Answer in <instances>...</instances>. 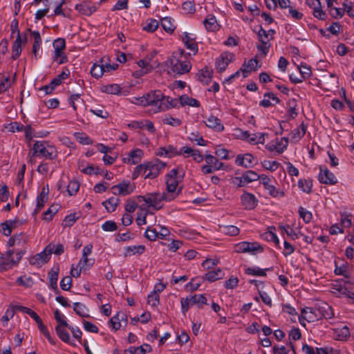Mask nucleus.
<instances>
[{"label": "nucleus", "instance_id": "obj_1", "mask_svg": "<svg viewBox=\"0 0 354 354\" xmlns=\"http://www.w3.org/2000/svg\"><path fill=\"white\" fill-rule=\"evenodd\" d=\"M32 156L44 158L48 160H53L57 158L56 149L50 146L45 141H36L32 147Z\"/></svg>", "mask_w": 354, "mask_h": 354}, {"label": "nucleus", "instance_id": "obj_2", "mask_svg": "<svg viewBox=\"0 0 354 354\" xmlns=\"http://www.w3.org/2000/svg\"><path fill=\"white\" fill-rule=\"evenodd\" d=\"M24 253L25 252L24 251L21 250L16 252L15 257H12L14 254V250H10L5 254H2L0 257V270H7L18 264Z\"/></svg>", "mask_w": 354, "mask_h": 354}, {"label": "nucleus", "instance_id": "obj_3", "mask_svg": "<svg viewBox=\"0 0 354 354\" xmlns=\"http://www.w3.org/2000/svg\"><path fill=\"white\" fill-rule=\"evenodd\" d=\"M138 198L139 199V201H143L146 203L149 204V207H152L158 209L160 208V207H158V205L162 201H172V197L167 196L165 193L160 194L159 192L149 193L145 196H138Z\"/></svg>", "mask_w": 354, "mask_h": 354}, {"label": "nucleus", "instance_id": "obj_4", "mask_svg": "<svg viewBox=\"0 0 354 354\" xmlns=\"http://www.w3.org/2000/svg\"><path fill=\"white\" fill-rule=\"evenodd\" d=\"M236 253H249L254 255L263 251L262 246L257 242H240L234 245Z\"/></svg>", "mask_w": 354, "mask_h": 354}, {"label": "nucleus", "instance_id": "obj_5", "mask_svg": "<svg viewBox=\"0 0 354 354\" xmlns=\"http://www.w3.org/2000/svg\"><path fill=\"white\" fill-rule=\"evenodd\" d=\"M260 176L252 170H247L242 174L241 176H236L232 178V184L236 187H244L248 183L258 180Z\"/></svg>", "mask_w": 354, "mask_h": 354}, {"label": "nucleus", "instance_id": "obj_6", "mask_svg": "<svg viewBox=\"0 0 354 354\" xmlns=\"http://www.w3.org/2000/svg\"><path fill=\"white\" fill-rule=\"evenodd\" d=\"M147 106H153L155 107L154 112L157 113L162 110L161 101L164 98V95L160 91H155L145 95ZM162 110H164L162 109Z\"/></svg>", "mask_w": 354, "mask_h": 354}, {"label": "nucleus", "instance_id": "obj_7", "mask_svg": "<svg viewBox=\"0 0 354 354\" xmlns=\"http://www.w3.org/2000/svg\"><path fill=\"white\" fill-rule=\"evenodd\" d=\"M55 248V245L50 243L48 244L44 250L43 252L37 254L35 255L30 263L33 265L41 266L44 263H47L50 258V255L53 253V249Z\"/></svg>", "mask_w": 354, "mask_h": 354}, {"label": "nucleus", "instance_id": "obj_8", "mask_svg": "<svg viewBox=\"0 0 354 354\" xmlns=\"http://www.w3.org/2000/svg\"><path fill=\"white\" fill-rule=\"evenodd\" d=\"M234 59V55L229 52H223L216 60V68L222 73L227 68L229 64Z\"/></svg>", "mask_w": 354, "mask_h": 354}, {"label": "nucleus", "instance_id": "obj_9", "mask_svg": "<svg viewBox=\"0 0 354 354\" xmlns=\"http://www.w3.org/2000/svg\"><path fill=\"white\" fill-rule=\"evenodd\" d=\"M135 188V185L131 184L130 182L122 181L118 185H113L111 187V190L115 195L127 196L131 194Z\"/></svg>", "mask_w": 354, "mask_h": 354}, {"label": "nucleus", "instance_id": "obj_10", "mask_svg": "<svg viewBox=\"0 0 354 354\" xmlns=\"http://www.w3.org/2000/svg\"><path fill=\"white\" fill-rule=\"evenodd\" d=\"M167 62L171 66L172 71L178 75L187 73L192 68L191 63L188 61L177 60V62L174 63L172 59H169Z\"/></svg>", "mask_w": 354, "mask_h": 354}, {"label": "nucleus", "instance_id": "obj_11", "mask_svg": "<svg viewBox=\"0 0 354 354\" xmlns=\"http://www.w3.org/2000/svg\"><path fill=\"white\" fill-rule=\"evenodd\" d=\"M241 201L244 208L248 210L254 209L259 202L254 194L246 191L243 192V194L241 196Z\"/></svg>", "mask_w": 354, "mask_h": 354}, {"label": "nucleus", "instance_id": "obj_12", "mask_svg": "<svg viewBox=\"0 0 354 354\" xmlns=\"http://www.w3.org/2000/svg\"><path fill=\"white\" fill-rule=\"evenodd\" d=\"M320 172L319 174V181L323 184L327 185H335L337 183V180L335 175L329 171L326 167L323 168L322 167H319Z\"/></svg>", "mask_w": 354, "mask_h": 354}, {"label": "nucleus", "instance_id": "obj_13", "mask_svg": "<svg viewBox=\"0 0 354 354\" xmlns=\"http://www.w3.org/2000/svg\"><path fill=\"white\" fill-rule=\"evenodd\" d=\"M254 156L250 153H245L244 155L239 154L236 158L235 163L245 168H251L254 164L257 163V161L254 162Z\"/></svg>", "mask_w": 354, "mask_h": 354}, {"label": "nucleus", "instance_id": "obj_14", "mask_svg": "<svg viewBox=\"0 0 354 354\" xmlns=\"http://www.w3.org/2000/svg\"><path fill=\"white\" fill-rule=\"evenodd\" d=\"M178 185V180L177 178H166L167 192H165V194L167 195V196L172 197V200L178 196L180 192V189L176 192Z\"/></svg>", "mask_w": 354, "mask_h": 354}, {"label": "nucleus", "instance_id": "obj_15", "mask_svg": "<svg viewBox=\"0 0 354 354\" xmlns=\"http://www.w3.org/2000/svg\"><path fill=\"white\" fill-rule=\"evenodd\" d=\"M27 42V37L26 35L22 37L21 35H17L15 42L12 46V58L17 59L21 55V44H24Z\"/></svg>", "mask_w": 354, "mask_h": 354}, {"label": "nucleus", "instance_id": "obj_16", "mask_svg": "<svg viewBox=\"0 0 354 354\" xmlns=\"http://www.w3.org/2000/svg\"><path fill=\"white\" fill-rule=\"evenodd\" d=\"M318 308V316L319 319L325 318L326 319H331L334 317V313L332 307L327 303L321 302L317 304Z\"/></svg>", "mask_w": 354, "mask_h": 354}, {"label": "nucleus", "instance_id": "obj_17", "mask_svg": "<svg viewBox=\"0 0 354 354\" xmlns=\"http://www.w3.org/2000/svg\"><path fill=\"white\" fill-rule=\"evenodd\" d=\"M317 305L315 307H306L301 310L302 317L308 322H314L319 319Z\"/></svg>", "mask_w": 354, "mask_h": 354}, {"label": "nucleus", "instance_id": "obj_18", "mask_svg": "<svg viewBox=\"0 0 354 354\" xmlns=\"http://www.w3.org/2000/svg\"><path fill=\"white\" fill-rule=\"evenodd\" d=\"M164 165H160L159 163H153L151 162L146 163L145 178H155L159 175L160 170Z\"/></svg>", "mask_w": 354, "mask_h": 354}, {"label": "nucleus", "instance_id": "obj_19", "mask_svg": "<svg viewBox=\"0 0 354 354\" xmlns=\"http://www.w3.org/2000/svg\"><path fill=\"white\" fill-rule=\"evenodd\" d=\"M204 122L207 127L214 131L220 132L224 130V126L221 120L212 115H209Z\"/></svg>", "mask_w": 354, "mask_h": 354}, {"label": "nucleus", "instance_id": "obj_20", "mask_svg": "<svg viewBox=\"0 0 354 354\" xmlns=\"http://www.w3.org/2000/svg\"><path fill=\"white\" fill-rule=\"evenodd\" d=\"M183 41L187 49L190 50L194 55L198 52V44L195 41L196 37L187 32H184L182 37Z\"/></svg>", "mask_w": 354, "mask_h": 354}, {"label": "nucleus", "instance_id": "obj_21", "mask_svg": "<svg viewBox=\"0 0 354 354\" xmlns=\"http://www.w3.org/2000/svg\"><path fill=\"white\" fill-rule=\"evenodd\" d=\"M75 10H77L82 15L86 16L91 15L94 12L96 11V6L88 2H82L75 6Z\"/></svg>", "mask_w": 354, "mask_h": 354}, {"label": "nucleus", "instance_id": "obj_22", "mask_svg": "<svg viewBox=\"0 0 354 354\" xmlns=\"http://www.w3.org/2000/svg\"><path fill=\"white\" fill-rule=\"evenodd\" d=\"M143 155L142 150L140 149H136L135 150L131 151L128 157L123 158V162H127L131 165H135L140 161L142 156Z\"/></svg>", "mask_w": 354, "mask_h": 354}, {"label": "nucleus", "instance_id": "obj_23", "mask_svg": "<svg viewBox=\"0 0 354 354\" xmlns=\"http://www.w3.org/2000/svg\"><path fill=\"white\" fill-rule=\"evenodd\" d=\"M212 74L213 71L205 67L198 71L196 74V77L198 81L207 85L211 82Z\"/></svg>", "mask_w": 354, "mask_h": 354}, {"label": "nucleus", "instance_id": "obj_24", "mask_svg": "<svg viewBox=\"0 0 354 354\" xmlns=\"http://www.w3.org/2000/svg\"><path fill=\"white\" fill-rule=\"evenodd\" d=\"M145 250L143 245H131L124 248V256L125 257L135 254H142Z\"/></svg>", "mask_w": 354, "mask_h": 354}, {"label": "nucleus", "instance_id": "obj_25", "mask_svg": "<svg viewBox=\"0 0 354 354\" xmlns=\"http://www.w3.org/2000/svg\"><path fill=\"white\" fill-rule=\"evenodd\" d=\"M223 275L224 274L221 269L217 268L216 270L208 271L203 277V279L209 282H214L216 280L222 279Z\"/></svg>", "mask_w": 354, "mask_h": 354}, {"label": "nucleus", "instance_id": "obj_26", "mask_svg": "<svg viewBox=\"0 0 354 354\" xmlns=\"http://www.w3.org/2000/svg\"><path fill=\"white\" fill-rule=\"evenodd\" d=\"M68 328V326H62V325H57L55 327V331L58 337L64 342L71 344V337L69 333L67 332V330L65 329V328Z\"/></svg>", "mask_w": 354, "mask_h": 354}, {"label": "nucleus", "instance_id": "obj_27", "mask_svg": "<svg viewBox=\"0 0 354 354\" xmlns=\"http://www.w3.org/2000/svg\"><path fill=\"white\" fill-rule=\"evenodd\" d=\"M203 24L208 31H215L218 29V24L214 15H209L203 21Z\"/></svg>", "mask_w": 354, "mask_h": 354}, {"label": "nucleus", "instance_id": "obj_28", "mask_svg": "<svg viewBox=\"0 0 354 354\" xmlns=\"http://www.w3.org/2000/svg\"><path fill=\"white\" fill-rule=\"evenodd\" d=\"M70 75V71L66 67H64L62 73L50 82L53 86L56 88L62 83V81L66 79Z\"/></svg>", "mask_w": 354, "mask_h": 354}, {"label": "nucleus", "instance_id": "obj_29", "mask_svg": "<svg viewBox=\"0 0 354 354\" xmlns=\"http://www.w3.org/2000/svg\"><path fill=\"white\" fill-rule=\"evenodd\" d=\"M73 310L77 315L82 317H89L88 310L87 307L80 302L73 303Z\"/></svg>", "mask_w": 354, "mask_h": 354}, {"label": "nucleus", "instance_id": "obj_30", "mask_svg": "<svg viewBox=\"0 0 354 354\" xmlns=\"http://www.w3.org/2000/svg\"><path fill=\"white\" fill-rule=\"evenodd\" d=\"M138 65L139 66V67L142 68V69L136 72V77L143 75L149 73L151 70H152L154 68V66H151L150 68H148L150 64L145 58L144 59L139 60L138 62Z\"/></svg>", "mask_w": 354, "mask_h": 354}, {"label": "nucleus", "instance_id": "obj_31", "mask_svg": "<svg viewBox=\"0 0 354 354\" xmlns=\"http://www.w3.org/2000/svg\"><path fill=\"white\" fill-rule=\"evenodd\" d=\"M119 198L115 197H111L108 200L104 201L102 203V205L109 212H113L115 210L119 203Z\"/></svg>", "mask_w": 354, "mask_h": 354}, {"label": "nucleus", "instance_id": "obj_32", "mask_svg": "<svg viewBox=\"0 0 354 354\" xmlns=\"http://www.w3.org/2000/svg\"><path fill=\"white\" fill-rule=\"evenodd\" d=\"M59 205L53 204L44 213L43 220L50 221L53 219V215L56 214L59 209Z\"/></svg>", "mask_w": 354, "mask_h": 354}, {"label": "nucleus", "instance_id": "obj_33", "mask_svg": "<svg viewBox=\"0 0 354 354\" xmlns=\"http://www.w3.org/2000/svg\"><path fill=\"white\" fill-rule=\"evenodd\" d=\"M124 317L127 319L126 315L124 313H118L110 319V324L115 330L120 329L121 327L120 321L123 320Z\"/></svg>", "mask_w": 354, "mask_h": 354}, {"label": "nucleus", "instance_id": "obj_34", "mask_svg": "<svg viewBox=\"0 0 354 354\" xmlns=\"http://www.w3.org/2000/svg\"><path fill=\"white\" fill-rule=\"evenodd\" d=\"M180 104L182 106L189 105L194 107H198L200 106V103L197 100L189 97L187 95H183L180 97Z\"/></svg>", "mask_w": 354, "mask_h": 354}, {"label": "nucleus", "instance_id": "obj_35", "mask_svg": "<svg viewBox=\"0 0 354 354\" xmlns=\"http://www.w3.org/2000/svg\"><path fill=\"white\" fill-rule=\"evenodd\" d=\"M298 187L302 192L309 194L312 192L313 182L310 179H299Z\"/></svg>", "mask_w": 354, "mask_h": 354}, {"label": "nucleus", "instance_id": "obj_36", "mask_svg": "<svg viewBox=\"0 0 354 354\" xmlns=\"http://www.w3.org/2000/svg\"><path fill=\"white\" fill-rule=\"evenodd\" d=\"M220 230L222 233L229 236H236L240 232L239 228L235 225H221Z\"/></svg>", "mask_w": 354, "mask_h": 354}, {"label": "nucleus", "instance_id": "obj_37", "mask_svg": "<svg viewBox=\"0 0 354 354\" xmlns=\"http://www.w3.org/2000/svg\"><path fill=\"white\" fill-rule=\"evenodd\" d=\"M16 221H6L1 224V230L3 232V234L8 236L12 233V230L14 227H15Z\"/></svg>", "mask_w": 354, "mask_h": 354}, {"label": "nucleus", "instance_id": "obj_38", "mask_svg": "<svg viewBox=\"0 0 354 354\" xmlns=\"http://www.w3.org/2000/svg\"><path fill=\"white\" fill-rule=\"evenodd\" d=\"M188 138L191 142H196L199 146H206L207 144V141H205L198 131L190 133Z\"/></svg>", "mask_w": 354, "mask_h": 354}, {"label": "nucleus", "instance_id": "obj_39", "mask_svg": "<svg viewBox=\"0 0 354 354\" xmlns=\"http://www.w3.org/2000/svg\"><path fill=\"white\" fill-rule=\"evenodd\" d=\"M264 136L265 134L263 133H251L247 140L252 145L263 144L265 142Z\"/></svg>", "mask_w": 354, "mask_h": 354}, {"label": "nucleus", "instance_id": "obj_40", "mask_svg": "<svg viewBox=\"0 0 354 354\" xmlns=\"http://www.w3.org/2000/svg\"><path fill=\"white\" fill-rule=\"evenodd\" d=\"M205 160L207 165H213L214 167L223 169L224 164L212 155L207 154L205 156Z\"/></svg>", "mask_w": 354, "mask_h": 354}, {"label": "nucleus", "instance_id": "obj_41", "mask_svg": "<svg viewBox=\"0 0 354 354\" xmlns=\"http://www.w3.org/2000/svg\"><path fill=\"white\" fill-rule=\"evenodd\" d=\"M272 268H266V269H261L259 268H248L245 269V274L254 276H261L264 277L266 276V270H272Z\"/></svg>", "mask_w": 354, "mask_h": 354}, {"label": "nucleus", "instance_id": "obj_42", "mask_svg": "<svg viewBox=\"0 0 354 354\" xmlns=\"http://www.w3.org/2000/svg\"><path fill=\"white\" fill-rule=\"evenodd\" d=\"M306 126L303 123L299 128L294 129L292 132V138L296 140H300L306 133Z\"/></svg>", "mask_w": 354, "mask_h": 354}, {"label": "nucleus", "instance_id": "obj_43", "mask_svg": "<svg viewBox=\"0 0 354 354\" xmlns=\"http://www.w3.org/2000/svg\"><path fill=\"white\" fill-rule=\"evenodd\" d=\"M158 26L159 23L157 20L149 19L147 21L142 29L147 32H153L158 28Z\"/></svg>", "mask_w": 354, "mask_h": 354}, {"label": "nucleus", "instance_id": "obj_44", "mask_svg": "<svg viewBox=\"0 0 354 354\" xmlns=\"http://www.w3.org/2000/svg\"><path fill=\"white\" fill-rule=\"evenodd\" d=\"M161 103L162 105H165L166 109L174 108L178 106V104L180 103V99L178 100L176 98H171L169 96H164V98L163 100H162Z\"/></svg>", "mask_w": 354, "mask_h": 354}, {"label": "nucleus", "instance_id": "obj_45", "mask_svg": "<svg viewBox=\"0 0 354 354\" xmlns=\"http://www.w3.org/2000/svg\"><path fill=\"white\" fill-rule=\"evenodd\" d=\"M161 26L165 31L170 33H171L176 28L170 17L162 18L161 19Z\"/></svg>", "mask_w": 354, "mask_h": 354}, {"label": "nucleus", "instance_id": "obj_46", "mask_svg": "<svg viewBox=\"0 0 354 354\" xmlns=\"http://www.w3.org/2000/svg\"><path fill=\"white\" fill-rule=\"evenodd\" d=\"M102 91L109 94L118 95L120 93L121 88L118 84H109L104 86Z\"/></svg>", "mask_w": 354, "mask_h": 354}, {"label": "nucleus", "instance_id": "obj_47", "mask_svg": "<svg viewBox=\"0 0 354 354\" xmlns=\"http://www.w3.org/2000/svg\"><path fill=\"white\" fill-rule=\"evenodd\" d=\"M37 326L39 331L45 336V337L48 340V342L51 344H55L54 339L52 338L46 326L43 324V322L41 321L39 323H38Z\"/></svg>", "mask_w": 354, "mask_h": 354}, {"label": "nucleus", "instance_id": "obj_48", "mask_svg": "<svg viewBox=\"0 0 354 354\" xmlns=\"http://www.w3.org/2000/svg\"><path fill=\"white\" fill-rule=\"evenodd\" d=\"M104 65L94 64L91 69V74L95 78L101 77L104 73Z\"/></svg>", "mask_w": 354, "mask_h": 354}, {"label": "nucleus", "instance_id": "obj_49", "mask_svg": "<svg viewBox=\"0 0 354 354\" xmlns=\"http://www.w3.org/2000/svg\"><path fill=\"white\" fill-rule=\"evenodd\" d=\"M298 212H299L300 217L303 219V221L306 223H308L311 221V220L313 218V215L310 212L306 210L303 207H299Z\"/></svg>", "mask_w": 354, "mask_h": 354}, {"label": "nucleus", "instance_id": "obj_50", "mask_svg": "<svg viewBox=\"0 0 354 354\" xmlns=\"http://www.w3.org/2000/svg\"><path fill=\"white\" fill-rule=\"evenodd\" d=\"M191 305L194 304H205L207 302V299L204 295H194L189 297Z\"/></svg>", "mask_w": 354, "mask_h": 354}, {"label": "nucleus", "instance_id": "obj_51", "mask_svg": "<svg viewBox=\"0 0 354 354\" xmlns=\"http://www.w3.org/2000/svg\"><path fill=\"white\" fill-rule=\"evenodd\" d=\"M261 165L266 169L270 170L271 171L277 170L280 166V163L275 160H264L261 162Z\"/></svg>", "mask_w": 354, "mask_h": 354}, {"label": "nucleus", "instance_id": "obj_52", "mask_svg": "<svg viewBox=\"0 0 354 354\" xmlns=\"http://www.w3.org/2000/svg\"><path fill=\"white\" fill-rule=\"evenodd\" d=\"M274 141L278 146V153H282L287 148L288 145V138L283 137L280 138V140L276 139Z\"/></svg>", "mask_w": 354, "mask_h": 354}, {"label": "nucleus", "instance_id": "obj_53", "mask_svg": "<svg viewBox=\"0 0 354 354\" xmlns=\"http://www.w3.org/2000/svg\"><path fill=\"white\" fill-rule=\"evenodd\" d=\"M147 303L152 307H156L160 303V297L156 292H151L147 298Z\"/></svg>", "mask_w": 354, "mask_h": 354}, {"label": "nucleus", "instance_id": "obj_54", "mask_svg": "<svg viewBox=\"0 0 354 354\" xmlns=\"http://www.w3.org/2000/svg\"><path fill=\"white\" fill-rule=\"evenodd\" d=\"M79 189H80V184L76 180L70 181L68 185V187H67V191L70 196L76 194V193L78 192Z\"/></svg>", "mask_w": 354, "mask_h": 354}, {"label": "nucleus", "instance_id": "obj_55", "mask_svg": "<svg viewBox=\"0 0 354 354\" xmlns=\"http://www.w3.org/2000/svg\"><path fill=\"white\" fill-rule=\"evenodd\" d=\"M75 136L76 139L79 141V142L82 145L92 144V140L84 133H79V132L75 133Z\"/></svg>", "mask_w": 354, "mask_h": 354}, {"label": "nucleus", "instance_id": "obj_56", "mask_svg": "<svg viewBox=\"0 0 354 354\" xmlns=\"http://www.w3.org/2000/svg\"><path fill=\"white\" fill-rule=\"evenodd\" d=\"M15 315V308H9L6 311L5 315L1 317V321L4 326H7L8 322Z\"/></svg>", "mask_w": 354, "mask_h": 354}, {"label": "nucleus", "instance_id": "obj_57", "mask_svg": "<svg viewBox=\"0 0 354 354\" xmlns=\"http://www.w3.org/2000/svg\"><path fill=\"white\" fill-rule=\"evenodd\" d=\"M94 263V259H88V256H83L80 261L79 265L80 266L81 269L86 270L89 267H91Z\"/></svg>", "mask_w": 354, "mask_h": 354}, {"label": "nucleus", "instance_id": "obj_58", "mask_svg": "<svg viewBox=\"0 0 354 354\" xmlns=\"http://www.w3.org/2000/svg\"><path fill=\"white\" fill-rule=\"evenodd\" d=\"M102 228L106 232H113L117 230L118 225L116 223L113 221H106L102 224Z\"/></svg>", "mask_w": 354, "mask_h": 354}, {"label": "nucleus", "instance_id": "obj_59", "mask_svg": "<svg viewBox=\"0 0 354 354\" xmlns=\"http://www.w3.org/2000/svg\"><path fill=\"white\" fill-rule=\"evenodd\" d=\"M15 243L17 245L21 246L25 245L28 239V236L26 233H19L15 234Z\"/></svg>", "mask_w": 354, "mask_h": 354}, {"label": "nucleus", "instance_id": "obj_60", "mask_svg": "<svg viewBox=\"0 0 354 354\" xmlns=\"http://www.w3.org/2000/svg\"><path fill=\"white\" fill-rule=\"evenodd\" d=\"M162 122L165 124L172 127H178L181 124V120L178 118H174L171 116H167L162 120Z\"/></svg>", "mask_w": 354, "mask_h": 354}, {"label": "nucleus", "instance_id": "obj_61", "mask_svg": "<svg viewBox=\"0 0 354 354\" xmlns=\"http://www.w3.org/2000/svg\"><path fill=\"white\" fill-rule=\"evenodd\" d=\"M146 174V164H140L136 167L133 174L132 178L136 179L140 174Z\"/></svg>", "mask_w": 354, "mask_h": 354}, {"label": "nucleus", "instance_id": "obj_62", "mask_svg": "<svg viewBox=\"0 0 354 354\" xmlns=\"http://www.w3.org/2000/svg\"><path fill=\"white\" fill-rule=\"evenodd\" d=\"M77 218L75 216V214H71L67 215L62 223V225L66 227H71L77 221Z\"/></svg>", "mask_w": 354, "mask_h": 354}, {"label": "nucleus", "instance_id": "obj_63", "mask_svg": "<svg viewBox=\"0 0 354 354\" xmlns=\"http://www.w3.org/2000/svg\"><path fill=\"white\" fill-rule=\"evenodd\" d=\"M72 278L69 276L63 277L60 281V287L63 290L68 291L71 289Z\"/></svg>", "mask_w": 354, "mask_h": 354}, {"label": "nucleus", "instance_id": "obj_64", "mask_svg": "<svg viewBox=\"0 0 354 354\" xmlns=\"http://www.w3.org/2000/svg\"><path fill=\"white\" fill-rule=\"evenodd\" d=\"M300 73V76L302 79H308L310 77L312 71L310 66L301 65V66L298 67Z\"/></svg>", "mask_w": 354, "mask_h": 354}]
</instances>
